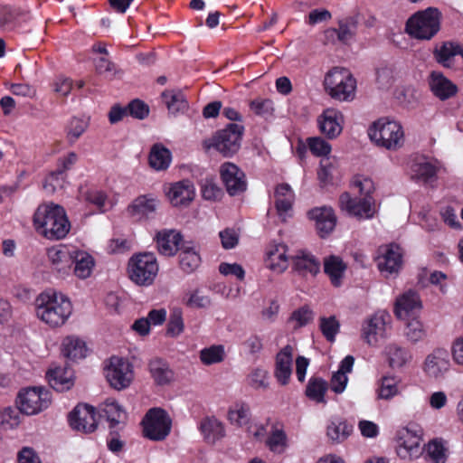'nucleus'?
I'll return each mask as SVG.
<instances>
[{
    "instance_id": "f257e3e1",
    "label": "nucleus",
    "mask_w": 463,
    "mask_h": 463,
    "mask_svg": "<svg viewBox=\"0 0 463 463\" xmlns=\"http://www.w3.org/2000/svg\"><path fill=\"white\" fill-rule=\"evenodd\" d=\"M352 187L358 190L362 198L352 197L345 192L340 195L339 204L343 211L350 216L359 220H369L375 214V202L372 196L374 191V184L371 178L364 175H355L351 183Z\"/></svg>"
},
{
    "instance_id": "f03ea898",
    "label": "nucleus",
    "mask_w": 463,
    "mask_h": 463,
    "mask_svg": "<svg viewBox=\"0 0 463 463\" xmlns=\"http://www.w3.org/2000/svg\"><path fill=\"white\" fill-rule=\"evenodd\" d=\"M33 224L49 240L63 239L71 229L65 210L53 203L38 206L33 214Z\"/></svg>"
},
{
    "instance_id": "7ed1b4c3",
    "label": "nucleus",
    "mask_w": 463,
    "mask_h": 463,
    "mask_svg": "<svg viewBox=\"0 0 463 463\" xmlns=\"http://www.w3.org/2000/svg\"><path fill=\"white\" fill-rule=\"evenodd\" d=\"M72 313L68 298L52 290L41 293L36 298V315L50 327L63 326Z\"/></svg>"
},
{
    "instance_id": "20e7f679",
    "label": "nucleus",
    "mask_w": 463,
    "mask_h": 463,
    "mask_svg": "<svg viewBox=\"0 0 463 463\" xmlns=\"http://www.w3.org/2000/svg\"><path fill=\"white\" fill-rule=\"evenodd\" d=\"M441 13L428 7L413 14L406 22L405 31L414 39L429 41L440 30Z\"/></svg>"
},
{
    "instance_id": "39448f33",
    "label": "nucleus",
    "mask_w": 463,
    "mask_h": 463,
    "mask_svg": "<svg viewBox=\"0 0 463 463\" xmlns=\"http://www.w3.org/2000/svg\"><path fill=\"white\" fill-rule=\"evenodd\" d=\"M368 136L377 146L388 150L400 148L404 141L402 126L388 118L374 121L368 128Z\"/></svg>"
},
{
    "instance_id": "423d86ee",
    "label": "nucleus",
    "mask_w": 463,
    "mask_h": 463,
    "mask_svg": "<svg viewBox=\"0 0 463 463\" xmlns=\"http://www.w3.org/2000/svg\"><path fill=\"white\" fill-rule=\"evenodd\" d=\"M324 87L331 98L349 101L355 96L356 80L348 70L335 67L326 73Z\"/></svg>"
},
{
    "instance_id": "0eeeda50",
    "label": "nucleus",
    "mask_w": 463,
    "mask_h": 463,
    "mask_svg": "<svg viewBox=\"0 0 463 463\" xmlns=\"http://www.w3.org/2000/svg\"><path fill=\"white\" fill-rule=\"evenodd\" d=\"M244 127L230 123L223 129L218 130L209 141H204L207 148L213 147L225 157H231L241 148Z\"/></svg>"
},
{
    "instance_id": "6e6552de",
    "label": "nucleus",
    "mask_w": 463,
    "mask_h": 463,
    "mask_svg": "<svg viewBox=\"0 0 463 463\" xmlns=\"http://www.w3.org/2000/svg\"><path fill=\"white\" fill-rule=\"evenodd\" d=\"M422 429L414 423L402 428L396 434V452L402 460H415L422 455Z\"/></svg>"
},
{
    "instance_id": "1a4fd4ad",
    "label": "nucleus",
    "mask_w": 463,
    "mask_h": 463,
    "mask_svg": "<svg viewBox=\"0 0 463 463\" xmlns=\"http://www.w3.org/2000/svg\"><path fill=\"white\" fill-rule=\"evenodd\" d=\"M158 269L156 258L150 252L136 254L128 260L129 279L139 286L151 285L158 273Z\"/></svg>"
},
{
    "instance_id": "9d476101",
    "label": "nucleus",
    "mask_w": 463,
    "mask_h": 463,
    "mask_svg": "<svg viewBox=\"0 0 463 463\" xmlns=\"http://www.w3.org/2000/svg\"><path fill=\"white\" fill-rule=\"evenodd\" d=\"M52 402L49 391L41 387H30L19 392L17 405L20 411L26 415H34L47 409Z\"/></svg>"
},
{
    "instance_id": "9b49d317",
    "label": "nucleus",
    "mask_w": 463,
    "mask_h": 463,
    "mask_svg": "<svg viewBox=\"0 0 463 463\" xmlns=\"http://www.w3.org/2000/svg\"><path fill=\"white\" fill-rule=\"evenodd\" d=\"M144 436L151 440L165 439L171 430V420L165 410L152 408L142 420Z\"/></svg>"
},
{
    "instance_id": "f8f14e48",
    "label": "nucleus",
    "mask_w": 463,
    "mask_h": 463,
    "mask_svg": "<svg viewBox=\"0 0 463 463\" xmlns=\"http://www.w3.org/2000/svg\"><path fill=\"white\" fill-rule=\"evenodd\" d=\"M105 374L110 386L118 391L128 387L134 376L131 364L127 359L118 356L110 358Z\"/></svg>"
},
{
    "instance_id": "ddd939ff",
    "label": "nucleus",
    "mask_w": 463,
    "mask_h": 463,
    "mask_svg": "<svg viewBox=\"0 0 463 463\" xmlns=\"http://www.w3.org/2000/svg\"><path fill=\"white\" fill-rule=\"evenodd\" d=\"M221 178L231 196L242 194L247 189L246 175L235 164L226 162L220 167Z\"/></svg>"
},
{
    "instance_id": "4468645a",
    "label": "nucleus",
    "mask_w": 463,
    "mask_h": 463,
    "mask_svg": "<svg viewBox=\"0 0 463 463\" xmlns=\"http://www.w3.org/2000/svg\"><path fill=\"white\" fill-rule=\"evenodd\" d=\"M70 426L83 433L93 432L97 429L95 408L88 404H78L69 414Z\"/></svg>"
},
{
    "instance_id": "2eb2a0df",
    "label": "nucleus",
    "mask_w": 463,
    "mask_h": 463,
    "mask_svg": "<svg viewBox=\"0 0 463 463\" xmlns=\"http://www.w3.org/2000/svg\"><path fill=\"white\" fill-rule=\"evenodd\" d=\"M380 252L377 258V266L380 272L386 278L396 275L402 264L401 248L395 243H391L381 248Z\"/></svg>"
},
{
    "instance_id": "dca6fc26",
    "label": "nucleus",
    "mask_w": 463,
    "mask_h": 463,
    "mask_svg": "<svg viewBox=\"0 0 463 463\" xmlns=\"http://www.w3.org/2000/svg\"><path fill=\"white\" fill-rule=\"evenodd\" d=\"M450 367V354L445 348H436L424 361L423 371L430 378L443 377Z\"/></svg>"
},
{
    "instance_id": "f3484780",
    "label": "nucleus",
    "mask_w": 463,
    "mask_h": 463,
    "mask_svg": "<svg viewBox=\"0 0 463 463\" xmlns=\"http://www.w3.org/2000/svg\"><path fill=\"white\" fill-rule=\"evenodd\" d=\"M440 168L441 163L438 159L426 156H418L411 165V178L417 182L428 183L436 177Z\"/></svg>"
},
{
    "instance_id": "a211bd4d",
    "label": "nucleus",
    "mask_w": 463,
    "mask_h": 463,
    "mask_svg": "<svg viewBox=\"0 0 463 463\" xmlns=\"http://www.w3.org/2000/svg\"><path fill=\"white\" fill-rule=\"evenodd\" d=\"M428 83L431 93L442 101L454 97L458 92L457 85L440 71H432Z\"/></svg>"
},
{
    "instance_id": "6ab92c4d",
    "label": "nucleus",
    "mask_w": 463,
    "mask_h": 463,
    "mask_svg": "<svg viewBox=\"0 0 463 463\" xmlns=\"http://www.w3.org/2000/svg\"><path fill=\"white\" fill-rule=\"evenodd\" d=\"M275 208L282 222L292 217L295 194L288 184H278L274 192Z\"/></svg>"
},
{
    "instance_id": "aec40b11",
    "label": "nucleus",
    "mask_w": 463,
    "mask_h": 463,
    "mask_svg": "<svg viewBox=\"0 0 463 463\" xmlns=\"http://www.w3.org/2000/svg\"><path fill=\"white\" fill-rule=\"evenodd\" d=\"M293 347L289 345L283 347L276 355L274 376L281 385L289 383L292 374Z\"/></svg>"
},
{
    "instance_id": "412c9836",
    "label": "nucleus",
    "mask_w": 463,
    "mask_h": 463,
    "mask_svg": "<svg viewBox=\"0 0 463 463\" xmlns=\"http://www.w3.org/2000/svg\"><path fill=\"white\" fill-rule=\"evenodd\" d=\"M166 194L173 206H187L194 198V187L190 181L182 180L171 184Z\"/></svg>"
},
{
    "instance_id": "4be33fe9",
    "label": "nucleus",
    "mask_w": 463,
    "mask_h": 463,
    "mask_svg": "<svg viewBox=\"0 0 463 463\" xmlns=\"http://www.w3.org/2000/svg\"><path fill=\"white\" fill-rule=\"evenodd\" d=\"M421 308V301L418 293L408 290L395 301L394 314L399 319H407Z\"/></svg>"
},
{
    "instance_id": "5701e85b",
    "label": "nucleus",
    "mask_w": 463,
    "mask_h": 463,
    "mask_svg": "<svg viewBox=\"0 0 463 463\" xmlns=\"http://www.w3.org/2000/svg\"><path fill=\"white\" fill-rule=\"evenodd\" d=\"M343 115L335 109H326L320 115V132L335 138L342 132Z\"/></svg>"
},
{
    "instance_id": "b1692460",
    "label": "nucleus",
    "mask_w": 463,
    "mask_h": 463,
    "mask_svg": "<svg viewBox=\"0 0 463 463\" xmlns=\"http://www.w3.org/2000/svg\"><path fill=\"white\" fill-rule=\"evenodd\" d=\"M158 201L151 195H140L128 206V213L137 221L148 218L156 210Z\"/></svg>"
},
{
    "instance_id": "393cba45",
    "label": "nucleus",
    "mask_w": 463,
    "mask_h": 463,
    "mask_svg": "<svg viewBox=\"0 0 463 463\" xmlns=\"http://www.w3.org/2000/svg\"><path fill=\"white\" fill-rule=\"evenodd\" d=\"M46 377L51 387L57 392L68 391L74 384L73 371L67 366L50 369Z\"/></svg>"
},
{
    "instance_id": "a878e982",
    "label": "nucleus",
    "mask_w": 463,
    "mask_h": 463,
    "mask_svg": "<svg viewBox=\"0 0 463 463\" xmlns=\"http://www.w3.org/2000/svg\"><path fill=\"white\" fill-rule=\"evenodd\" d=\"M288 247L283 243L270 245L267 250L266 266L273 271L281 273L288 266Z\"/></svg>"
},
{
    "instance_id": "bb28decb",
    "label": "nucleus",
    "mask_w": 463,
    "mask_h": 463,
    "mask_svg": "<svg viewBox=\"0 0 463 463\" xmlns=\"http://www.w3.org/2000/svg\"><path fill=\"white\" fill-rule=\"evenodd\" d=\"M294 270L302 276L310 274L315 277L318 270V264L314 255L306 250H299L290 256Z\"/></svg>"
},
{
    "instance_id": "cd10ccee",
    "label": "nucleus",
    "mask_w": 463,
    "mask_h": 463,
    "mask_svg": "<svg viewBox=\"0 0 463 463\" xmlns=\"http://www.w3.org/2000/svg\"><path fill=\"white\" fill-rule=\"evenodd\" d=\"M74 250L66 246L52 247L48 250V258L58 272L66 273L73 265Z\"/></svg>"
},
{
    "instance_id": "c85d7f7f",
    "label": "nucleus",
    "mask_w": 463,
    "mask_h": 463,
    "mask_svg": "<svg viewBox=\"0 0 463 463\" xmlns=\"http://www.w3.org/2000/svg\"><path fill=\"white\" fill-rule=\"evenodd\" d=\"M182 235L174 230L159 232L156 234L157 250L165 256H174L179 250Z\"/></svg>"
},
{
    "instance_id": "c756f323",
    "label": "nucleus",
    "mask_w": 463,
    "mask_h": 463,
    "mask_svg": "<svg viewBox=\"0 0 463 463\" xmlns=\"http://www.w3.org/2000/svg\"><path fill=\"white\" fill-rule=\"evenodd\" d=\"M200 430L210 444H214L225 435L223 424L214 417L204 418L200 423Z\"/></svg>"
},
{
    "instance_id": "7c9ffc66",
    "label": "nucleus",
    "mask_w": 463,
    "mask_h": 463,
    "mask_svg": "<svg viewBox=\"0 0 463 463\" xmlns=\"http://www.w3.org/2000/svg\"><path fill=\"white\" fill-rule=\"evenodd\" d=\"M345 269L346 265L339 256L331 255L324 260V271L335 287L341 286Z\"/></svg>"
},
{
    "instance_id": "2f4dec72",
    "label": "nucleus",
    "mask_w": 463,
    "mask_h": 463,
    "mask_svg": "<svg viewBox=\"0 0 463 463\" xmlns=\"http://www.w3.org/2000/svg\"><path fill=\"white\" fill-rule=\"evenodd\" d=\"M353 426L344 419L332 418L326 427V436L332 442L341 443L351 434Z\"/></svg>"
},
{
    "instance_id": "473e14b6",
    "label": "nucleus",
    "mask_w": 463,
    "mask_h": 463,
    "mask_svg": "<svg viewBox=\"0 0 463 463\" xmlns=\"http://www.w3.org/2000/svg\"><path fill=\"white\" fill-rule=\"evenodd\" d=\"M149 372L152 378L157 385L169 383L174 378V373L169 368L168 364L161 359H152L148 364Z\"/></svg>"
},
{
    "instance_id": "72a5a7b5",
    "label": "nucleus",
    "mask_w": 463,
    "mask_h": 463,
    "mask_svg": "<svg viewBox=\"0 0 463 463\" xmlns=\"http://www.w3.org/2000/svg\"><path fill=\"white\" fill-rule=\"evenodd\" d=\"M62 354L69 359H81L86 356L87 347L84 341L74 335L66 336L61 344Z\"/></svg>"
},
{
    "instance_id": "f704fd0d",
    "label": "nucleus",
    "mask_w": 463,
    "mask_h": 463,
    "mask_svg": "<svg viewBox=\"0 0 463 463\" xmlns=\"http://www.w3.org/2000/svg\"><path fill=\"white\" fill-rule=\"evenodd\" d=\"M149 165L156 170H165L168 168L172 155L168 148L162 144H155L149 153Z\"/></svg>"
},
{
    "instance_id": "c9c22d12",
    "label": "nucleus",
    "mask_w": 463,
    "mask_h": 463,
    "mask_svg": "<svg viewBox=\"0 0 463 463\" xmlns=\"http://www.w3.org/2000/svg\"><path fill=\"white\" fill-rule=\"evenodd\" d=\"M331 150V145L320 138V186L322 184H334V166L332 164H324V160L328 161Z\"/></svg>"
},
{
    "instance_id": "e433bc0d",
    "label": "nucleus",
    "mask_w": 463,
    "mask_h": 463,
    "mask_svg": "<svg viewBox=\"0 0 463 463\" xmlns=\"http://www.w3.org/2000/svg\"><path fill=\"white\" fill-rule=\"evenodd\" d=\"M73 265L75 275L80 279H87L91 274L94 260L89 253L74 250Z\"/></svg>"
},
{
    "instance_id": "4c0bfd02",
    "label": "nucleus",
    "mask_w": 463,
    "mask_h": 463,
    "mask_svg": "<svg viewBox=\"0 0 463 463\" xmlns=\"http://www.w3.org/2000/svg\"><path fill=\"white\" fill-rule=\"evenodd\" d=\"M385 330V321L383 316H373L363 327V335L369 345L376 343V336L383 335Z\"/></svg>"
},
{
    "instance_id": "58836bf2",
    "label": "nucleus",
    "mask_w": 463,
    "mask_h": 463,
    "mask_svg": "<svg viewBox=\"0 0 463 463\" xmlns=\"http://www.w3.org/2000/svg\"><path fill=\"white\" fill-rule=\"evenodd\" d=\"M179 254L180 268L185 273L194 272L201 263L199 253L191 247H182Z\"/></svg>"
},
{
    "instance_id": "ea45409f",
    "label": "nucleus",
    "mask_w": 463,
    "mask_h": 463,
    "mask_svg": "<svg viewBox=\"0 0 463 463\" xmlns=\"http://www.w3.org/2000/svg\"><path fill=\"white\" fill-rule=\"evenodd\" d=\"M162 98L172 113L184 110L188 106L184 95L180 90H166L162 93Z\"/></svg>"
},
{
    "instance_id": "a19ab883",
    "label": "nucleus",
    "mask_w": 463,
    "mask_h": 463,
    "mask_svg": "<svg viewBox=\"0 0 463 463\" xmlns=\"http://www.w3.org/2000/svg\"><path fill=\"white\" fill-rule=\"evenodd\" d=\"M228 419L232 424L239 427L246 426L250 420V409L246 403H235L230 408Z\"/></svg>"
},
{
    "instance_id": "79ce46f5",
    "label": "nucleus",
    "mask_w": 463,
    "mask_h": 463,
    "mask_svg": "<svg viewBox=\"0 0 463 463\" xmlns=\"http://www.w3.org/2000/svg\"><path fill=\"white\" fill-rule=\"evenodd\" d=\"M377 398L390 400L398 394V381L392 376H383L378 383Z\"/></svg>"
},
{
    "instance_id": "37998d69",
    "label": "nucleus",
    "mask_w": 463,
    "mask_h": 463,
    "mask_svg": "<svg viewBox=\"0 0 463 463\" xmlns=\"http://www.w3.org/2000/svg\"><path fill=\"white\" fill-rule=\"evenodd\" d=\"M266 446L276 454H282L288 447V438L282 429L274 428L266 440Z\"/></svg>"
},
{
    "instance_id": "c03bdc74",
    "label": "nucleus",
    "mask_w": 463,
    "mask_h": 463,
    "mask_svg": "<svg viewBox=\"0 0 463 463\" xmlns=\"http://www.w3.org/2000/svg\"><path fill=\"white\" fill-rule=\"evenodd\" d=\"M337 217L332 207L320 206V238L331 233L336 225Z\"/></svg>"
},
{
    "instance_id": "a18cd8bd",
    "label": "nucleus",
    "mask_w": 463,
    "mask_h": 463,
    "mask_svg": "<svg viewBox=\"0 0 463 463\" xmlns=\"http://www.w3.org/2000/svg\"><path fill=\"white\" fill-rule=\"evenodd\" d=\"M386 354L389 358L390 366L392 368H400L403 366L409 360V352L396 345H390L386 347Z\"/></svg>"
},
{
    "instance_id": "49530a36",
    "label": "nucleus",
    "mask_w": 463,
    "mask_h": 463,
    "mask_svg": "<svg viewBox=\"0 0 463 463\" xmlns=\"http://www.w3.org/2000/svg\"><path fill=\"white\" fill-rule=\"evenodd\" d=\"M339 331L340 323L335 316L320 317V332L328 342L334 343Z\"/></svg>"
},
{
    "instance_id": "de8ad7c7",
    "label": "nucleus",
    "mask_w": 463,
    "mask_h": 463,
    "mask_svg": "<svg viewBox=\"0 0 463 463\" xmlns=\"http://www.w3.org/2000/svg\"><path fill=\"white\" fill-rule=\"evenodd\" d=\"M224 356L225 353L222 345H212L208 348H203L200 352V359L205 365L221 363L223 361Z\"/></svg>"
},
{
    "instance_id": "09e8293b",
    "label": "nucleus",
    "mask_w": 463,
    "mask_h": 463,
    "mask_svg": "<svg viewBox=\"0 0 463 463\" xmlns=\"http://www.w3.org/2000/svg\"><path fill=\"white\" fill-rule=\"evenodd\" d=\"M88 123L80 118H73L66 128V138L70 145H73L86 131Z\"/></svg>"
},
{
    "instance_id": "8fccbe9b",
    "label": "nucleus",
    "mask_w": 463,
    "mask_h": 463,
    "mask_svg": "<svg viewBox=\"0 0 463 463\" xmlns=\"http://www.w3.org/2000/svg\"><path fill=\"white\" fill-rule=\"evenodd\" d=\"M102 411L104 416L110 422V428H115L119 423L124 414L121 407L116 401L113 400H107L104 402Z\"/></svg>"
},
{
    "instance_id": "3c124183",
    "label": "nucleus",
    "mask_w": 463,
    "mask_h": 463,
    "mask_svg": "<svg viewBox=\"0 0 463 463\" xmlns=\"http://www.w3.org/2000/svg\"><path fill=\"white\" fill-rule=\"evenodd\" d=\"M184 327L182 310L180 308H174L170 314L166 335L176 337L184 331Z\"/></svg>"
},
{
    "instance_id": "603ef678",
    "label": "nucleus",
    "mask_w": 463,
    "mask_h": 463,
    "mask_svg": "<svg viewBox=\"0 0 463 463\" xmlns=\"http://www.w3.org/2000/svg\"><path fill=\"white\" fill-rule=\"evenodd\" d=\"M202 195L205 200L217 201L223 194L222 188L214 182L213 179L206 178L201 184Z\"/></svg>"
},
{
    "instance_id": "864d4df0",
    "label": "nucleus",
    "mask_w": 463,
    "mask_h": 463,
    "mask_svg": "<svg viewBox=\"0 0 463 463\" xmlns=\"http://www.w3.org/2000/svg\"><path fill=\"white\" fill-rule=\"evenodd\" d=\"M250 110L262 118H269L274 112L272 100L269 99H256L250 103Z\"/></svg>"
},
{
    "instance_id": "5fc2aeb1",
    "label": "nucleus",
    "mask_w": 463,
    "mask_h": 463,
    "mask_svg": "<svg viewBox=\"0 0 463 463\" xmlns=\"http://www.w3.org/2000/svg\"><path fill=\"white\" fill-rule=\"evenodd\" d=\"M426 335V331L422 323L417 319H411L408 322L406 327V336L412 342L417 343L423 339Z\"/></svg>"
},
{
    "instance_id": "6e6d98bb",
    "label": "nucleus",
    "mask_w": 463,
    "mask_h": 463,
    "mask_svg": "<svg viewBox=\"0 0 463 463\" xmlns=\"http://www.w3.org/2000/svg\"><path fill=\"white\" fill-rule=\"evenodd\" d=\"M325 37L327 40L337 39L339 42L345 43L352 37V32L347 24L341 22L338 29L330 28L325 31Z\"/></svg>"
},
{
    "instance_id": "4d7b16f0",
    "label": "nucleus",
    "mask_w": 463,
    "mask_h": 463,
    "mask_svg": "<svg viewBox=\"0 0 463 463\" xmlns=\"http://www.w3.org/2000/svg\"><path fill=\"white\" fill-rule=\"evenodd\" d=\"M77 160L78 156L75 152H70L66 156L60 157L57 161L56 170L52 172L51 179L62 176L67 170L71 168Z\"/></svg>"
},
{
    "instance_id": "13d9d810",
    "label": "nucleus",
    "mask_w": 463,
    "mask_h": 463,
    "mask_svg": "<svg viewBox=\"0 0 463 463\" xmlns=\"http://www.w3.org/2000/svg\"><path fill=\"white\" fill-rule=\"evenodd\" d=\"M128 116L137 119H144L149 114V107L144 101L136 99L128 103Z\"/></svg>"
},
{
    "instance_id": "bf43d9fd",
    "label": "nucleus",
    "mask_w": 463,
    "mask_h": 463,
    "mask_svg": "<svg viewBox=\"0 0 463 463\" xmlns=\"http://www.w3.org/2000/svg\"><path fill=\"white\" fill-rule=\"evenodd\" d=\"M427 457L434 463H444L446 456L442 443L437 440L429 442L427 447Z\"/></svg>"
},
{
    "instance_id": "052dcab7",
    "label": "nucleus",
    "mask_w": 463,
    "mask_h": 463,
    "mask_svg": "<svg viewBox=\"0 0 463 463\" xmlns=\"http://www.w3.org/2000/svg\"><path fill=\"white\" fill-rule=\"evenodd\" d=\"M268 372L261 368L254 369L249 375V383L255 389L268 387Z\"/></svg>"
},
{
    "instance_id": "680f3d73",
    "label": "nucleus",
    "mask_w": 463,
    "mask_h": 463,
    "mask_svg": "<svg viewBox=\"0 0 463 463\" xmlns=\"http://www.w3.org/2000/svg\"><path fill=\"white\" fill-rule=\"evenodd\" d=\"M307 145L299 142L296 151L300 159H303L305 154L309 150L315 157L318 156V137H313L307 139Z\"/></svg>"
},
{
    "instance_id": "e2e57ef3",
    "label": "nucleus",
    "mask_w": 463,
    "mask_h": 463,
    "mask_svg": "<svg viewBox=\"0 0 463 463\" xmlns=\"http://www.w3.org/2000/svg\"><path fill=\"white\" fill-rule=\"evenodd\" d=\"M83 197L85 201L94 204L99 211L103 212V207L107 200V195L104 192L99 190H88L83 194Z\"/></svg>"
},
{
    "instance_id": "0e129e2a",
    "label": "nucleus",
    "mask_w": 463,
    "mask_h": 463,
    "mask_svg": "<svg viewBox=\"0 0 463 463\" xmlns=\"http://www.w3.org/2000/svg\"><path fill=\"white\" fill-rule=\"evenodd\" d=\"M312 318V312L303 307L292 313L289 322L296 323L294 328H298L306 326Z\"/></svg>"
},
{
    "instance_id": "69168bd1",
    "label": "nucleus",
    "mask_w": 463,
    "mask_h": 463,
    "mask_svg": "<svg viewBox=\"0 0 463 463\" xmlns=\"http://www.w3.org/2000/svg\"><path fill=\"white\" fill-rule=\"evenodd\" d=\"M219 271L224 276L233 275L240 280H243L245 276V271L242 266L237 263L230 264L222 262L219 266Z\"/></svg>"
},
{
    "instance_id": "338daca9",
    "label": "nucleus",
    "mask_w": 463,
    "mask_h": 463,
    "mask_svg": "<svg viewBox=\"0 0 463 463\" xmlns=\"http://www.w3.org/2000/svg\"><path fill=\"white\" fill-rule=\"evenodd\" d=\"M222 245L224 249L234 248L239 241V235L233 229H225L220 232Z\"/></svg>"
},
{
    "instance_id": "774afa93",
    "label": "nucleus",
    "mask_w": 463,
    "mask_h": 463,
    "mask_svg": "<svg viewBox=\"0 0 463 463\" xmlns=\"http://www.w3.org/2000/svg\"><path fill=\"white\" fill-rule=\"evenodd\" d=\"M348 382V377L343 373L335 372L332 375L330 381V388L335 393H342L345 388Z\"/></svg>"
}]
</instances>
